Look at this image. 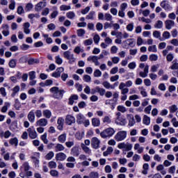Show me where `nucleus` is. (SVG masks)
I'll use <instances>...</instances> for the list:
<instances>
[{
    "instance_id": "obj_1",
    "label": "nucleus",
    "mask_w": 178,
    "mask_h": 178,
    "mask_svg": "<svg viewBox=\"0 0 178 178\" xmlns=\"http://www.w3.org/2000/svg\"><path fill=\"white\" fill-rule=\"evenodd\" d=\"M50 92L53 94V98L55 99H62L63 98V95H65V90L59 89V87L54 86L49 89Z\"/></svg>"
},
{
    "instance_id": "obj_2",
    "label": "nucleus",
    "mask_w": 178,
    "mask_h": 178,
    "mask_svg": "<svg viewBox=\"0 0 178 178\" xmlns=\"http://www.w3.org/2000/svg\"><path fill=\"white\" fill-rule=\"evenodd\" d=\"M115 133H116L115 129L108 127L101 132L100 137L104 139H109L115 136Z\"/></svg>"
},
{
    "instance_id": "obj_3",
    "label": "nucleus",
    "mask_w": 178,
    "mask_h": 178,
    "mask_svg": "<svg viewBox=\"0 0 178 178\" xmlns=\"http://www.w3.org/2000/svg\"><path fill=\"white\" fill-rule=\"evenodd\" d=\"M127 137V131H120L115 135L114 139L115 140V141H117V143H119L120 141H124V140H126Z\"/></svg>"
},
{
    "instance_id": "obj_4",
    "label": "nucleus",
    "mask_w": 178,
    "mask_h": 178,
    "mask_svg": "<svg viewBox=\"0 0 178 178\" xmlns=\"http://www.w3.org/2000/svg\"><path fill=\"white\" fill-rule=\"evenodd\" d=\"M140 69H144V72H140L139 73V76L143 77V79H145L147 76H148L149 70V65H146L145 63H140L139 64Z\"/></svg>"
},
{
    "instance_id": "obj_5",
    "label": "nucleus",
    "mask_w": 178,
    "mask_h": 178,
    "mask_svg": "<svg viewBox=\"0 0 178 178\" xmlns=\"http://www.w3.org/2000/svg\"><path fill=\"white\" fill-rule=\"evenodd\" d=\"M63 56L65 59L69 60L68 63L70 65H73L76 62V58H74V54H70V51H66L63 53Z\"/></svg>"
},
{
    "instance_id": "obj_6",
    "label": "nucleus",
    "mask_w": 178,
    "mask_h": 178,
    "mask_svg": "<svg viewBox=\"0 0 178 178\" xmlns=\"http://www.w3.org/2000/svg\"><path fill=\"white\" fill-rule=\"evenodd\" d=\"M101 144V140L97 137H93L91 139V146L94 149H98L99 148V145Z\"/></svg>"
},
{
    "instance_id": "obj_7",
    "label": "nucleus",
    "mask_w": 178,
    "mask_h": 178,
    "mask_svg": "<svg viewBox=\"0 0 178 178\" xmlns=\"http://www.w3.org/2000/svg\"><path fill=\"white\" fill-rule=\"evenodd\" d=\"M65 123L68 124V126H72L73 124L76 123V118L74 116L67 115L65 118Z\"/></svg>"
},
{
    "instance_id": "obj_8",
    "label": "nucleus",
    "mask_w": 178,
    "mask_h": 178,
    "mask_svg": "<svg viewBox=\"0 0 178 178\" xmlns=\"http://www.w3.org/2000/svg\"><path fill=\"white\" fill-rule=\"evenodd\" d=\"M65 71V68L60 67H58L54 72L52 73L51 76L55 77V79H58V77H60V74L63 73V72Z\"/></svg>"
},
{
    "instance_id": "obj_9",
    "label": "nucleus",
    "mask_w": 178,
    "mask_h": 178,
    "mask_svg": "<svg viewBox=\"0 0 178 178\" xmlns=\"http://www.w3.org/2000/svg\"><path fill=\"white\" fill-rule=\"evenodd\" d=\"M160 6L163 9H164V10L170 11L172 9V6H170V4H169V3L165 0L161 1Z\"/></svg>"
},
{
    "instance_id": "obj_10",
    "label": "nucleus",
    "mask_w": 178,
    "mask_h": 178,
    "mask_svg": "<svg viewBox=\"0 0 178 178\" xmlns=\"http://www.w3.org/2000/svg\"><path fill=\"white\" fill-rule=\"evenodd\" d=\"M27 131L29 134V137L34 140L35 138H37V131H35V129H34V127H30L27 129Z\"/></svg>"
},
{
    "instance_id": "obj_11",
    "label": "nucleus",
    "mask_w": 178,
    "mask_h": 178,
    "mask_svg": "<svg viewBox=\"0 0 178 178\" xmlns=\"http://www.w3.org/2000/svg\"><path fill=\"white\" fill-rule=\"evenodd\" d=\"M115 123L116 124H120V126H126L127 124V120L123 116L117 118Z\"/></svg>"
},
{
    "instance_id": "obj_12",
    "label": "nucleus",
    "mask_w": 178,
    "mask_h": 178,
    "mask_svg": "<svg viewBox=\"0 0 178 178\" xmlns=\"http://www.w3.org/2000/svg\"><path fill=\"white\" fill-rule=\"evenodd\" d=\"M27 118L31 123H34V122H35V112L34 110H32L29 113Z\"/></svg>"
},
{
    "instance_id": "obj_13",
    "label": "nucleus",
    "mask_w": 178,
    "mask_h": 178,
    "mask_svg": "<svg viewBox=\"0 0 178 178\" xmlns=\"http://www.w3.org/2000/svg\"><path fill=\"white\" fill-rule=\"evenodd\" d=\"M84 120H86V116L79 113L76 115V123L78 124H83L84 123Z\"/></svg>"
},
{
    "instance_id": "obj_14",
    "label": "nucleus",
    "mask_w": 178,
    "mask_h": 178,
    "mask_svg": "<svg viewBox=\"0 0 178 178\" xmlns=\"http://www.w3.org/2000/svg\"><path fill=\"white\" fill-rule=\"evenodd\" d=\"M127 119L129 120V126L133 127L136 124V120H134V115L133 114H128Z\"/></svg>"
},
{
    "instance_id": "obj_15",
    "label": "nucleus",
    "mask_w": 178,
    "mask_h": 178,
    "mask_svg": "<svg viewBox=\"0 0 178 178\" xmlns=\"http://www.w3.org/2000/svg\"><path fill=\"white\" fill-rule=\"evenodd\" d=\"M37 126H40V127H45L48 124V120L45 118L40 119L36 122Z\"/></svg>"
},
{
    "instance_id": "obj_16",
    "label": "nucleus",
    "mask_w": 178,
    "mask_h": 178,
    "mask_svg": "<svg viewBox=\"0 0 178 178\" xmlns=\"http://www.w3.org/2000/svg\"><path fill=\"white\" fill-rule=\"evenodd\" d=\"M57 124H58V127H57V129L58 130H63V124H65V119H63V118H58V120H57Z\"/></svg>"
},
{
    "instance_id": "obj_17",
    "label": "nucleus",
    "mask_w": 178,
    "mask_h": 178,
    "mask_svg": "<svg viewBox=\"0 0 178 178\" xmlns=\"http://www.w3.org/2000/svg\"><path fill=\"white\" fill-rule=\"evenodd\" d=\"M66 158H67L66 154L63 152H59L56 154V161H65V159H66Z\"/></svg>"
},
{
    "instance_id": "obj_18",
    "label": "nucleus",
    "mask_w": 178,
    "mask_h": 178,
    "mask_svg": "<svg viewBox=\"0 0 178 178\" xmlns=\"http://www.w3.org/2000/svg\"><path fill=\"white\" fill-rule=\"evenodd\" d=\"M71 155H73V156H79V155H80V149L78 146L72 148Z\"/></svg>"
},
{
    "instance_id": "obj_19",
    "label": "nucleus",
    "mask_w": 178,
    "mask_h": 178,
    "mask_svg": "<svg viewBox=\"0 0 178 178\" xmlns=\"http://www.w3.org/2000/svg\"><path fill=\"white\" fill-rule=\"evenodd\" d=\"M165 29L167 30H170L172 27L175 26V21L168 19L165 22Z\"/></svg>"
},
{
    "instance_id": "obj_20",
    "label": "nucleus",
    "mask_w": 178,
    "mask_h": 178,
    "mask_svg": "<svg viewBox=\"0 0 178 178\" xmlns=\"http://www.w3.org/2000/svg\"><path fill=\"white\" fill-rule=\"evenodd\" d=\"M92 125L93 126V127H99V126H101V120H99V118H92Z\"/></svg>"
},
{
    "instance_id": "obj_21",
    "label": "nucleus",
    "mask_w": 178,
    "mask_h": 178,
    "mask_svg": "<svg viewBox=\"0 0 178 178\" xmlns=\"http://www.w3.org/2000/svg\"><path fill=\"white\" fill-rule=\"evenodd\" d=\"M23 29H24V33L25 34H30V33H31V31L30 30V23L29 22H25L23 24Z\"/></svg>"
},
{
    "instance_id": "obj_22",
    "label": "nucleus",
    "mask_w": 178,
    "mask_h": 178,
    "mask_svg": "<svg viewBox=\"0 0 178 178\" xmlns=\"http://www.w3.org/2000/svg\"><path fill=\"white\" fill-rule=\"evenodd\" d=\"M79 99V95H72L69 98V105H73L74 104V101H77Z\"/></svg>"
},
{
    "instance_id": "obj_23",
    "label": "nucleus",
    "mask_w": 178,
    "mask_h": 178,
    "mask_svg": "<svg viewBox=\"0 0 178 178\" xmlns=\"http://www.w3.org/2000/svg\"><path fill=\"white\" fill-rule=\"evenodd\" d=\"M9 144H10V145H14L15 147H17V145H19V140L16 137L13 138L9 140Z\"/></svg>"
},
{
    "instance_id": "obj_24",
    "label": "nucleus",
    "mask_w": 178,
    "mask_h": 178,
    "mask_svg": "<svg viewBox=\"0 0 178 178\" xmlns=\"http://www.w3.org/2000/svg\"><path fill=\"white\" fill-rule=\"evenodd\" d=\"M143 124H145L146 126H149L151 123V118L148 117V115H145L143 117Z\"/></svg>"
},
{
    "instance_id": "obj_25",
    "label": "nucleus",
    "mask_w": 178,
    "mask_h": 178,
    "mask_svg": "<svg viewBox=\"0 0 178 178\" xmlns=\"http://www.w3.org/2000/svg\"><path fill=\"white\" fill-rule=\"evenodd\" d=\"M42 3H44V1H40L35 6V12H41L42 10V8H44Z\"/></svg>"
},
{
    "instance_id": "obj_26",
    "label": "nucleus",
    "mask_w": 178,
    "mask_h": 178,
    "mask_svg": "<svg viewBox=\"0 0 178 178\" xmlns=\"http://www.w3.org/2000/svg\"><path fill=\"white\" fill-rule=\"evenodd\" d=\"M60 151H65V146L62 144L58 143L55 146V152H59Z\"/></svg>"
},
{
    "instance_id": "obj_27",
    "label": "nucleus",
    "mask_w": 178,
    "mask_h": 178,
    "mask_svg": "<svg viewBox=\"0 0 178 178\" xmlns=\"http://www.w3.org/2000/svg\"><path fill=\"white\" fill-rule=\"evenodd\" d=\"M43 116H44L46 119H51V116H52V112L48 109H46L43 111Z\"/></svg>"
},
{
    "instance_id": "obj_28",
    "label": "nucleus",
    "mask_w": 178,
    "mask_h": 178,
    "mask_svg": "<svg viewBox=\"0 0 178 178\" xmlns=\"http://www.w3.org/2000/svg\"><path fill=\"white\" fill-rule=\"evenodd\" d=\"M153 37H154V38H159L161 41H165V39L161 38V32L159 31H154L153 32Z\"/></svg>"
},
{
    "instance_id": "obj_29",
    "label": "nucleus",
    "mask_w": 178,
    "mask_h": 178,
    "mask_svg": "<svg viewBox=\"0 0 178 178\" xmlns=\"http://www.w3.org/2000/svg\"><path fill=\"white\" fill-rule=\"evenodd\" d=\"M128 44L131 48H134L136 47V39L129 38L127 39Z\"/></svg>"
},
{
    "instance_id": "obj_30",
    "label": "nucleus",
    "mask_w": 178,
    "mask_h": 178,
    "mask_svg": "<svg viewBox=\"0 0 178 178\" xmlns=\"http://www.w3.org/2000/svg\"><path fill=\"white\" fill-rule=\"evenodd\" d=\"M15 104L14 106L17 111H19V109L22 108V103H20V101L19 99H16L15 100Z\"/></svg>"
},
{
    "instance_id": "obj_31",
    "label": "nucleus",
    "mask_w": 178,
    "mask_h": 178,
    "mask_svg": "<svg viewBox=\"0 0 178 178\" xmlns=\"http://www.w3.org/2000/svg\"><path fill=\"white\" fill-rule=\"evenodd\" d=\"M81 148L83 151H84V152L86 153L88 155H91V150L90 147H87L86 145H82Z\"/></svg>"
},
{
    "instance_id": "obj_32",
    "label": "nucleus",
    "mask_w": 178,
    "mask_h": 178,
    "mask_svg": "<svg viewBox=\"0 0 178 178\" xmlns=\"http://www.w3.org/2000/svg\"><path fill=\"white\" fill-rule=\"evenodd\" d=\"M88 62H93V63H95L98 60V56H90L88 59Z\"/></svg>"
},
{
    "instance_id": "obj_33",
    "label": "nucleus",
    "mask_w": 178,
    "mask_h": 178,
    "mask_svg": "<svg viewBox=\"0 0 178 178\" xmlns=\"http://www.w3.org/2000/svg\"><path fill=\"white\" fill-rule=\"evenodd\" d=\"M58 140L59 143H61L62 144H63V143L66 141V134H63L60 135L58 138Z\"/></svg>"
},
{
    "instance_id": "obj_34",
    "label": "nucleus",
    "mask_w": 178,
    "mask_h": 178,
    "mask_svg": "<svg viewBox=\"0 0 178 178\" xmlns=\"http://www.w3.org/2000/svg\"><path fill=\"white\" fill-rule=\"evenodd\" d=\"M54 156H55V153H54V152H49L45 156V159L47 161H51V159H52V158H54Z\"/></svg>"
},
{
    "instance_id": "obj_35",
    "label": "nucleus",
    "mask_w": 178,
    "mask_h": 178,
    "mask_svg": "<svg viewBox=\"0 0 178 178\" xmlns=\"http://www.w3.org/2000/svg\"><path fill=\"white\" fill-rule=\"evenodd\" d=\"M94 16H95V11H90L88 15H86V19L88 20H94Z\"/></svg>"
},
{
    "instance_id": "obj_36",
    "label": "nucleus",
    "mask_w": 178,
    "mask_h": 178,
    "mask_svg": "<svg viewBox=\"0 0 178 178\" xmlns=\"http://www.w3.org/2000/svg\"><path fill=\"white\" fill-rule=\"evenodd\" d=\"M17 62L16 59H12L8 63V66L11 67V69H15L16 67Z\"/></svg>"
},
{
    "instance_id": "obj_37",
    "label": "nucleus",
    "mask_w": 178,
    "mask_h": 178,
    "mask_svg": "<svg viewBox=\"0 0 178 178\" xmlns=\"http://www.w3.org/2000/svg\"><path fill=\"white\" fill-rule=\"evenodd\" d=\"M66 16H67V19H74V17H76V14L73 11H70L66 13Z\"/></svg>"
},
{
    "instance_id": "obj_38",
    "label": "nucleus",
    "mask_w": 178,
    "mask_h": 178,
    "mask_svg": "<svg viewBox=\"0 0 178 178\" xmlns=\"http://www.w3.org/2000/svg\"><path fill=\"white\" fill-rule=\"evenodd\" d=\"M34 8V5L31 3H28L25 6L26 12H31V10Z\"/></svg>"
},
{
    "instance_id": "obj_39",
    "label": "nucleus",
    "mask_w": 178,
    "mask_h": 178,
    "mask_svg": "<svg viewBox=\"0 0 178 178\" xmlns=\"http://www.w3.org/2000/svg\"><path fill=\"white\" fill-rule=\"evenodd\" d=\"M22 168L24 169V172H29V170H30V165H29V162H24Z\"/></svg>"
},
{
    "instance_id": "obj_40",
    "label": "nucleus",
    "mask_w": 178,
    "mask_h": 178,
    "mask_svg": "<svg viewBox=\"0 0 178 178\" xmlns=\"http://www.w3.org/2000/svg\"><path fill=\"white\" fill-rule=\"evenodd\" d=\"M90 178H99V174L97 172H91L89 174Z\"/></svg>"
},
{
    "instance_id": "obj_41",
    "label": "nucleus",
    "mask_w": 178,
    "mask_h": 178,
    "mask_svg": "<svg viewBox=\"0 0 178 178\" xmlns=\"http://www.w3.org/2000/svg\"><path fill=\"white\" fill-rule=\"evenodd\" d=\"M34 63H40L38 58H31L28 60L29 65H34Z\"/></svg>"
},
{
    "instance_id": "obj_42",
    "label": "nucleus",
    "mask_w": 178,
    "mask_h": 178,
    "mask_svg": "<svg viewBox=\"0 0 178 178\" xmlns=\"http://www.w3.org/2000/svg\"><path fill=\"white\" fill-rule=\"evenodd\" d=\"M48 166L50 169H56V166H57L56 162L54 161H49L48 163Z\"/></svg>"
},
{
    "instance_id": "obj_43",
    "label": "nucleus",
    "mask_w": 178,
    "mask_h": 178,
    "mask_svg": "<svg viewBox=\"0 0 178 178\" xmlns=\"http://www.w3.org/2000/svg\"><path fill=\"white\" fill-rule=\"evenodd\" d=\"M92 38L87 39L83 41V45L88 47V45H92Z\"/></svg>"
},
{
    "instance_id": "obj_44",
    "label": "nucleus",
    "mask_w": 178,
    "mask_h": 178,
    "mask_svg": "<svg viewBox=\"0 0 178 178\" xmlns=\"http://www.w3.org/2000/svg\"><path fill=\"white\" fill-rule=\"evenodd\" d=\"M8 106H10V103H9V102H6V103H5V106H3L2 107V108H1V112H2L3 113H6V112L8 111Z\"/></svg>"
},
{
    "instance_id": "obj_45",
    "label": "nucleus",
    "mask_w": 178,
    "mask_h": 178,
    "mask_svg": "<svg viewBox=\"0 0 178 178\" xmlns=\"http://www.w3.org/2000/svg\"><path fill=\"white\" fill-rule=\"evenodd\" d=\"M169 110L171 113H175L178 110L177 106L173 104L169 107Z\"/></svg>"
},
{
    "instance_id": "obj_46",
    "label": "nucleus",
    "mask_w": 178,
    "mask_h": 178,
    "mask_svg": "<svg viewBox=\"0 0 178 178\" xmlns=\"http://www.w3.org/2000/svg\"><path fill=\"white\" fill-rule=\"evenodd\" d=\"M78 37H83L86 34V30L83 29H78L76 31Z\"/></svg>"
},
{
    "instance_id": "obj_47",
    "label": "nucleus",
    "mask_w": 178,
    "mask_h": 178,
    "mask_svg": "<svg viewBox=\"0 0 178 178\" xmlns=\"http://www.w3.org/2000/svg\"><path fill=\"white\" fill-rule=\"evenodd\" d=\"M155 29H162L163 27V22L159 20L154 25Z\"/></svg>"
},
{
    "instance_id": "obj_48",
    "label": "nucleus",
    "mask_w": 178,
    "mask_h": 178,
    "mask_svg": "<svg viewBox=\"0 0 178 178\" xmlns=\"http://www.w3.org/2000/svg\"><path fill=\"white\" fill-rule=\"evenodd\" d=\"M72 9V7L70 6H66V5H61L60 6V10H70Z\"/></svg>"
},
{
    "instance_id": "obj_49",
    "label": "nucleus",
    "mask_w": 178,
    "mask_h": 178,
    "mask_svg": "<svg viewBox=\"0 0 178 178\" xmlns=\"http://www.w3.org/2000/svg\"><path fill=\"white\" fill-rule=\"evenodd\" d=\"M50 175L52 177H58V176H59V172L56 170H51L50 171Z\"/></svg>"
},
{
    "instance_id": "obj_50",
    "label": "nucleus",
    "mask_w": 178,
    "mask_h": 178,
    "mask_svg": "<svg viewBox=\"0 0 178 178\" xmlns=\"http://www.w3.org/2000/svg\"><path fill=\"white\" fill-rule=\"evenodd\" d=\"M163 40H169L170 38V33L169 31H164L163 33Z\"/></svg>"
},
{
    "instance_id": "obj_51",
    "label": "nucleus",
    "mask_w": 178,
    "mask_h": 178,
    "mask_svg": "<svg viewBox=\"0 0 178 178\" xmlns=\"http://www.w3.org/2000/svg\"><path fill=\"white\" fill-rule=\"evenodd\" d=\"M149 60H151V62H155L156 60H158V55L156 54H151L149 57Z\"/></svg>"
},
{
    "instance_id": "obj_52",
    "label": "nucleus",
    "mask_w": 178,
    "mask_h": 178,
    "mask_svg": "<svg viewBox=\"0 0 178 178\" xmlns=\"http://www.w3.org/2000/svg\"><path fill=\"white\" fill-rule=\"evenodd\" d=\"M166 59L168 62H172V60L175 59V56L173 55V54L169 53L166 56Z\"/></svg>"
},
{
    "instance_id": "obj_53",
    "label": "nucleus",
    "mask_w": 178,
    "mask_h": 178,
    "mask_svg": "<svg viewBox=\"0 0 178 178\" xmlns=\"http://www.w3.org/2000/svg\"><path fill=\"white\" fill-rule=\"evenodd\" d=\"M56 59V63H57V65H62V63H63V60H62V58H60V56H56L55 57Z\"/></svg>"
},
{
    "instance_id": "obj_54",
    "label": "nucleus",
    "mask_w": 178,
    "mask_h": 178,
    "mask_svg": "<svg viewBox=\"0 0 178 178\" xmlns=\"http://www.w3.org/2000/svg\"><path fill=\"white\" fill-rule=\"evenodd\" d=\"M104 19L106 22H112L113 17L110 13H106L104 15Z\"/></svg>"
},
{
    "instance_id": "obj_55",
    "label": "nucleus",
    "mask_w": 178,
    "mask_h": 178,
    "mask_svg": "<svg viewBox=\"0 0 178 178\" xmlns=\"http://www.w3.org/2000/svg\"><path fill=\"white\" fill-rule=\"evenodd\" d=\"M29 80H34L35 79V72L31 71L29 72Z\"/></svg>"
},
{
    "instance_id": "obj_56",
    "label": "nucleus",
    "mask_w": 178,
    "mask_h": 178,
    "mask_svg": "<svg viewBox=\"0 0 178 178\" xmlns=\"http://www.w3.org/2000/svg\"><path fill=\"white\" fill-rule=\"evenodd\" d=\"M103 122L108 123V124H110V123H112V120H111V117L105 116L103 119Z\"/></svg>"
},
{
    "instance_id": "obj_57",
    "label": "nucleus",
    "mask_w": 178,
    "mask_h": 178,
    "mask_svg": "<svg viewBox=\"0 0 178 178\" xmlns=\"http://www.w3.org/2000/svg\"><path fill=\"white\" fill-rule=\"evenodd\" d=\"M93 74L95 77H101V76H102V72L99 70H96Z\"/></svg>"
},
{
    "instance_id": "obj_58",
    "label": "nucleus",
    "mask_w": 178,
    "mask_h": 178,
    "mask_svg": "<svg viewBox=\"0 0 178 178\" xmlns=\"http://www.w3.org/2000/svg\"><path fill=\"white\" fill-rule=\"evenodd\" d=\"M148 51L149 52H157V49H156V45H152V46H149L148 47Z\"/></svg>"
},
{
    "instance_id": "obj_59",
    "label": "nucleus",
    "mask_w": 178,
    "mask_h": 178,
    "mask_svg": "<svg viewBox=\"0 0 178 178\" xmlns=\"http://www.w3.org/2000/svg\"><path fill=\"white\" fill-rule=\"evenodd\" d=\"M42 16H48L49 15V8H45L41 13Z\"/></svg>"
},
{
    "instance_id": "obj_60",
    "label": "nucleus",
    "mask_w": 178,
    "mask_h": 178,
    "mask_svg": "<svg viewBox=\"0 0 178 178\" xmlns=\"http://www.w3.org/2000/svg\"><path fill=\"white\" fill-rule=\"evenodd\" d=\"M102 84L104 87L107 90H109V88H112V85H111V83L108 81H104Z\"/></svg>"
},
{
    "instance_id": "obj_61",
    "label": "nucleus",
    "mask_w": 178,
    "mask_h": 178,
    "mask_svg": "<svg viewBox=\"0 0 178 178\" xmlns=\"http://www.w3.org/2000/svg\"><path fill=\"white\" fill-rule=\"evenodd\" d=\"M27 60H29V59L27 58V56H24L19 58V63H27Z\"/></svg>"
},
{
    "instance_id": "obj_62",
    "label": "nucleus",
    "mask_w": 178,
    "mask_h": 178,
    "mask_svg": "<svg viewBox=\"0 0 178 178\" xmlns=\"http://www.w3.org/2000/svg\"><path fill=\"white\" fill-rule=\"evenodd\" d=\"M17 13H18V15L23 14L24 13V8H23V6H18L17 9Z\"/></svg>"
},
{
    "instance_id": "obj_63",
    "label": "nucleus",
    "mask_w": 178,
    "mask_h": 178,
    "mask_svg": "<svg viewBox=\"0 0 178 178\" xmlns=\"http://www.w3.org/2000/svg\"><path fill=\"white\" fill-rule=\"evenodd\" d=\"M90 6H87L86 8H85L84 9H82L81 10V13L82 15H87V13H88V12H90Z\"/></svg>"
},
{
    "instance_id": "obj_64",
    "label": "nucleus",
    "mask_w": 178,
    "mask_h": 178,
    "mask_svg": "<svg viewBox=\"0 0 178 178\" xmlns=\"http://www.w3.org/2000/svg\"><path fill=\"white\" fill-rule=\"evenodd\" d=\"M83 80L86 81V83H90L91 81V76L90 75H84Z\"/></svg>"
}]
</instances>
